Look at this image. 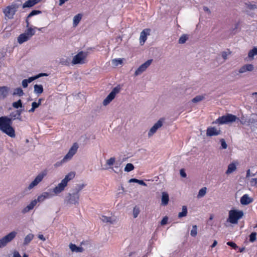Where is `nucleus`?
<instances>
[{
	"label": "nucleus",
	"instance_id": "nucleus-1",
	"mask_svg": "<svg viewBox=\"0 0 257 257\" xmlns=\"http://www.w3.org/2000/svg\"><path fill=\"white\" fill-rule=\"evenodd\" d=\"M236 120L239 121L243 125L249 126L251 124H254L257 126V114L255 113H252L249 116L242 115L240 119L232 114H227L225 115L219 117L212 122V124H227L235 122Z\"/></svg>",
	"mask_w": 257,
	"mask_h": 257
},
{
	"label": "nucleus",
	"instance_id": "nucleus-2",
	"mask_svg": "<svg viewBox=\"0 0 257 257\" xmlns=\"http://www.w3.org/2000/svg\"><path fill=\"white\" fill-rule=\"evenodd\" d=\"M18 119L23 121L20 111L17 110L12 112L9 117L3 116L0 117V131L12 138L16 137L15 131L12 126L13 121Z\"/></svg>",
	"mask_w": 257,
	"mask_h": 257
},
{
	"label": "nucleus",
	"instance_id": "nucleus-3",
	"mask_svg": "<svg viewBox=\"0 0 257 257\" xmlns=\"http://www.w3.org/2000/svg\"><path fill=\"white\" fill-rule=\"evenodd\" d=\"M86 186L85 184H76L70 192L68 193L65 197V202L67 204L78 205L80 198L79 192Z\"/></svg>",
	"mask_w": 257,
	"mask_h": 257
},
{
	"label": "nucleus",
	"instance_id": "nucleus-4",
	"mask_svg": "<svg viewBox=\"0 0 257 257\" xmlns=\"http://www.w3.org/2000/svg\"><path fill=\"white\" fill-rule=\"evenodd\" d=\"M78 145L76 143H74L69 150L68 153L64 156L63 159L60 161L56 162L54 165V167L57 168L61 166L63 164L71 160L72 157L76 154L78 149Z\"/></svg>",
	"mask_w": 257,
	"mask_h": 257
},
{
	"label": "nucleus",
	"instance_id": "nucleus-5",
	"mask_svg": "<svg viewBox=\"0 0 257 257\" xmlns=\"http://www.w3.org/2000/svg\"><path fill=\"white\" fill-rule=\"evenodd\" d=\"M21 6V2L18 1L16 3H13L11 5L8 6L3 11L5 16L9 19H13L16 12Z\"/></svg>",
	"mask_w": 257,
	"mask_h": 257
},
{
	"label": "nucleus",
	"instance_id": "nucleus-6",
	"mask_svg": "<svg viewBox=\"0 0 257 257\" xmlns=\"http://www.w3.org/2000/svg\"><path fill=\"white\" fill-rule=\"evenodd\" d=\"M243 216V212L242 210L232 209L229 211L228 218L227 221L232 224H236L238 220Z\"/></svg>",
	"mask_w": 257,
	"mask_h": 257
},
{
	"label": "nucleus",
	"instance_id": "nucleus-7",
	"mask_svg": "<svg viewBox=\"0 0 257 257\" xmlns=\"http://www.w3.org/2000/svg\"><path fill=\"white\" fill-rule=\"evenodd\" d=\"M17 232L13 231L0 239V248H3L11 242L16 236Z\"/></svg>",
	"mask_w": 257,
	"mask_h": 257
},
{
	"label": "nucleus",
	"instance_id": "nucleus-8",
	"mask_svg": "<svg viewBox=\"0 0 257 257\" xmlns=\"http://www.w3.org/2000/svg\"><path fill=\"white\" fill-rule=\"evenodd\" d=\"M120 87L119 85L114 87L103 101L104 106L108 105L115 97L116 94L119 92Z\"/></svg>",
	"mask_w": 257,
	"mask_h": 257
},
{
	"label": "nucleus",
	"instance_id": "nucleus-9",
	"mask_svg": "<svg viewBox=\"0 0 257 257\" xmlns=\"http://www.w3.org/2000/svg\"><path fill=\"white\" fill-rule=\"evenodd\" d=\"M87 54L86 53L81 51L76 55L73 58L72 63L73 65L78 64H83L85 63L84 60L86 57Z\"/></svg>",
	"mask_w": 257,
	"mask_h": 257
},
{
	"label": "nucleus",
	"instance_id": "nucleus-10",
	"mask_svg": "<svg viewBox=\"0 0 257 257\" xmlns=\"http://www.w3.org/2000/svg\"><path fill=\"white\" fill-rule=\"evenodd\" d=\"M254 65L251 64H246L241 66L238 69V72L236 73V75L245 74L247 72H252L254 70Z\"/></svg>",
	"mask_w": 257,
	"mask_h": 257
},
{
	"label": "nucleus",
	"instance_id": "nucleus-11",
	"mask_svg": "<svg viewBox=\"0 0 257 257\" xmlns=\"http://www.w3.org/2000/svg\"><path fill=\"white\" fill-rule=\"evenodd\" d=\"M152 61L153 59L148 60L146 62L140 66L136 70L135 72V76H137L140 75L144 71H145L148 67L151 64Z\"/></svg>",
	"mask_w": 257,
	"mask_h": 257
},
{
	"label": "nucleus",
	"instance_id": "nucleus-12",
	"mask_svg": "<svg viewBox=\"0 0 257 257\" xmlns=\"http://www.w3.org/2000/svg\"><path fill=\"white\" fill-rule=\"evenodd\" d=\"M45 174L40 173L38 174L35 179L29 184L27 188V189L30 190L34 187L37 186L40 182L42 181L43 178L44 177Z\"/></svg>",
	"mask_w": 257,
	"mask_h": 257
},
{
	"label": "nucleus",
	"instance_id": "nucleus-13",
	"mask_svg": "<svg viewBox=\"0 0 257 257\" xmlns=\"http://www.w3.org/2000/svg\"><path fill=\"white\" fill-rule=\"evenodd\" d=\"M221 134V130L220 129H217L214 126L208 127L206 130V136L207 137L217 136Z\"/></svg>",
	"mask_w": 257,
	"mask_h": 257
},
{
	"label": "nucleus",
	"instance_id": "nucleus-14",
	"mask_svg": "<svg viewBox=\"0 0 257 257\" xmlns=\"http://www.w3.org/2000/svg\"><path fill=\"white\" fill-rule=\"evenodd\" d=\"M163 125V121L159 119L154 125L150 128L148 133V136L149 137L152 136L157 131L158 128Z\"/></svg>",
	"mask_w": 257,
	"mask_h": 257
},
{
	"label": "nucleus",
	"instance_id": "nucleus-15",
	"mask_svg": "<svg viewBox=\"0 0 257 257\" xmlns=\"http://www.w3.org/2000/svg\"><path fill=\"white\" fill-rule=\"evenodd\" d=\"M66 186L67 185L62 181H61V182L60 183H59L58 185L53 189V192L55 193L56 194H58L62 192L63 190H64Z\"/></svg>",
	"mask_w": 257,
	"mask_h": 257
},
{
	"label": "nucleus",
	"instance_id": "nucleus-16",
	"mask_svg": "<svg viewBox=\"0 0 257 257\" xmlns=\"http://www.w3.org/2000/svg\"><path fill=\"white\" fill-rule=\"evenodd\" d=\"M41 0H28L23 5V8H31L38 4Z\"/></svg>",
	"mask_w": 257,
	"mask_h": 257
},
{
	"label": "nucleus",
	"instance_id": "nucleus-17",
	"mask_svg": "<svg viewBox=\"0 0 257 257\" xmlns=\"http://www.w3.org/2000/svg\"><path fill=\"white\" fill-rule=\"evenodd\" d=\"M252 198L249 197L247 194L243 195L240 198V203L242 205H248L252 202Z\"/></svg>",
	"mask_w": 257,
	"mask_h": 257
},
{
	"label": "nucleus",
	"instance_id": "nucleus-18",
	"mask_svg": "<svg viewBox=\"0 0 257 257\" xmlns=\"http://www.w3.org/2000/svg\"><path fill=\"white\" fill-rule=\"evenodd\" d=\"M37 204V201L35 200H32L31 203L25 207L22 211L23 214L28 212L31 210H32L34 206Z\"/></svg>",
	"mask_w": 257,
	"mask_h": 257
},
{
	"label": "nucleus",
	"instance_id": "nucleus-19",
	"mask_svg": "<svg viewBox=\"0 0 257 257\" xmlns=\"http://www.w3.org/2000/svg\"><path fill=\"white\" fill-rule=\"evenodd\" d=\"M9 90V88L7 86L0 87V99L5 98L8 94Z\"/></svg>",
	"mask_w": 257,
	"mask_h": 257
},
{
	"label": "nucleus",
	"instance_id": "nucleus-20",
	"mask_svg": "<svg viewBox=\"0 0 257 257\" xmlns=\"http://www.w3.org/2000/svg\"><path fill=\"white\" fill-rule=\"evenodd\" d=\"M101 221L104 223H109L113 224L116 221V219L111 217H108L105 215H102L100 217Z\"/></svg>",
	"mask_w": 257,
	"mask_h": 257
},
{
	"label": "nucleus",
	"instance_id": "nucleus-21",
	"mask_svg": "<svg viewBox=\"0 0 257 257\" xmlns=\"http://www.w3.org/2000/svg\"><path fill=\"white\" fill-rule=\"evenodd\" d=\"M42 13V12L41 11H39V10H33L29 15L28 16H27V18H26V23L27 24L26 25V27L27 28L29 27V25H30V23L29 22V20L28 19L29 18H31L34 16H35L36 15H38V14H40Z\"/></svg>",
	"mask_w": 257,
	"mask_h": 257
},
{
	"label": "nucleus",
	"instance_id": "nucleus-22",
	"mask_svg": "<svg viewBox=\"0 0 257 257\" xmlns=\"http://www.w3.org/2000/svg\"><path fill=\"white\" fill-rule=\"evenodd\" d=\"M69 247L71 250L73 252H82L84 251V249L83 247L77 246L75 244L73 243H70L69 244Z\"/></svg>",
	"mask_w": 257,
	"mask_h": 257
},
{
	"label": "nucleus",
	"instance_id": "nucleus-23",
	"mask_svg": "<svg viewBox=\"0 0 257 257\" xmlns=\"http://www.w3.org/2000/svg\"><path fill=\"white\" fill-rule=\"evenodd\" d=\"M149 31V29H145L141 33L140 40L141 45H143L145 42V41L147 40V33L146 31Z\"/></svg>",
	"mask_w": 257,
	"mask_h": 257
},
{
	"label": "nucleus",
	"instance_id": "nucleus-24",
	"mask_svg": "<svg viewBox=\"0 0 257 257\" xmlns=\"http://www.w3.org/2000/svg\"><path fill=\"white\" fill-rule=\"evenodd\" d=\"M161 201L163 205L165 206L168 204L169 201V195L167 192H162Z\"/></svg>",
	"mask_w": 257,
	"mask_h": 257
},
{
	"label": "nucleus",
	"instance_id": "nucleus-25",
	"mask_svg": "<svg viewBox=\"0 0 257 257\" xmlns=\"http://www.w3.org/2000/svg\"><path fill=\"white\" fill-rule=\"evenodd\" d=\"M30 38L25 34L23 33L19 35V36L18 37V42L22 44L24 42L27 41L29 40Z\"/></svg>",
	"mask_w": 257,
	"mask_h": 257
},
{
	"label": "nucleus",
	"instance_id": "nucleus-26",
	"mask_svg": "<svg viewBox=\"0 0 257 257\" xmlns=\"http://www.w3.org/2000/svg\"><path fill=\"white\" fill-rule=\"evenodd\" d=\"M74 177L75 173L74 172H71L66 175L65 178L62 181L67 185L68 182L72 180Z\"/></svg>",
	"mask_w": 257,
	"mask_h": 257
},
{
	"label": "nucleus",
	"instance_id": "nucleus-27",
	"mask_svg": "<svg viewBox=\"0 0 257 257\" xmlns=\"http://www.w3.org/2000/svg\"><path fill=\"white\" fill-rule=\"evenodd\" d=\"M74 177L75 173L74 172H71L66 175L65 178L62 181L67 185L68 182L72 180Z\"/></svg>",
	"mask_w": 257,
	"mask_h": 257
},
{
	"label": "nucleus",
	"instance_id": "nucleus-28",
	"mask_svg": "<svg viewBox=\"0 0 257 257\" xmlns=\"http://www.w3.org/2000/svg\"><path fill=\"white\" fill-rule=\"evenodd\" d=\"M48 76V74L47 73H39V74L37 75H35L34 76H33V77H29L28 79H27V81L29 82V83H31L33 81L37 79H38L41 77H43V76Z\"/></svg>",
	"mask_w": 257,
	"mask_h": 257
},
{
	"label": "nucleus",
	"instance_id": "nucleus-29",
	"mask_svg": "<svg viewBox=\"0 0 257 257\" xmlns=\"http://www.w3.org/2000/svg\"><path fill=\"white\" fill-rule=\"evenodd\" d=\"M34 92L40 94L43 92V87L42 85L35 84L34 86Z\"/></svg>",
	"mask_w": 257,
	"mask_h": 257
},
{
	"label": "nucleus",
	"instance_id": "nucleus-30",
	"mask_svg": "<svg viewBox=\"0 0 257 257\" xmlns=\"http://www.w3.org/2000/svg\"><path fill=\"white\" fill-rule=\"evenodd\" d=\"M71 59L69 57H63L60 59L59 63L63 65L68 66L70 64Z\"/></svg>",
	"mask_w": 257,
	"mask_h": 257
},
{
	"label": "nucleus",
	"instance_id": "nucleus-31",
	"mask_svg": "<svg viewBox=\"0 0 257 257\" xmlns=\"http://www.w3.org/2000/svg\"><path fill=\"white\" fill-rule=\"evenodd\" d=\"M33 237H34V235L33 234L29 233V234H28L25 237L23 244L24 245H28L31 242V241L33 239Z\"/></svg>",
	"mask_w": 257,
	"mask_h": 257
},
{
	"label": "nucleus",
	"instance_id": "nucleus-32",
	"mask_svg": "<svg viewBox=\"0 0 257 257\" xmlns=\"http://www.w3.org/2000/svg\"><path fill=\"white\" fill-rule=\"evenodd\" d=\"M236 169V165L234 163H231L228 166V168L226 171V174H229L234 171Z\"/></svg>",
	"mask_w": 257,
	"mask_h": 257
},
{
	"label": "nucleus",
	"instance_id": "nucleus-33",
	"mask_svg": "<svg viewBox=\"0 0 257 257\" xmlns=\"http://www.w3.org/2000/svg\"><path fill=\"white\" fill-rule=\"evenodd\" d=\"M82 19V15L78 14L73 18V26L76 27L79 24Z\"/></svg>",
	"mask_w": 257,
	"mask_h": 257
},
{
	"label": "nucleus",
	"instance_id": "nucleus-34",
	"mask_svg": "<svg viewBox=\"0 0 257 257\" xmlns=\"http://www.w3.org/2000/svg\"><path fill=\"white\" fill-rule=\"evenodd\" d=\"M255 55H257V48L256 47H254L252 50L248 52V57L252 60L253 59Z\"/></svg>",
	"mask_w": 257,
	"mask_h": 257
},
{
	"label": "nucleus",
	"instance_id": "nucleus-35",
	"mask_svg": "<svg viewBox=\"0 0 257 257\" xmlns=\"http://www.w3.org/2000/svg\"><path fill=\"white\" fill-rule=\"evenodd\" d=\"M182 209V212H179L178 214L179 218L185 217L187 214V208L186 206H183Z\"/></svg>",
	"mask_w": 257,
	"mask_h": 257
},
{
	"label": "nucleus",
	"instance_id": "nucleus-36",
	"mask_svg": "<svg viewBox=\"0 0 257 257\" xmlns=\"http://www.w3.org/2000/svg\"><path fill=\"white\" fill-rule=\"evenodd\" d=\"M130 183L134 182V183H137L141 185L147 186V184L142 180H138L136 178H132L129 180L128 181Z\"/></svg>",
	"mask_w": 257,
	"mask_h": 257
},
{
	"label": "nucleus",
	"instance_id": "nucleus-37",
	"mask_svg": "<svg viewBox=\"0 0 257 257\" xmlns=\"http://www.w3.org/2000/svg\"><path fill=\"white\" fill-rule=\"evenodd\" d=\"M48 196V193L45 192L42 194L41 195H40L38 197L37 199H35L37 202H41L43 201Z\"/></svg>",
	"mask_w": 257,
	"mask_h": 257
},
{
	"label": "nucleus",
	"instance_id": "nucleus-38",
	"mask_svg": "<svg viewBox=\"0 0 257 257\" xmlns=\"http://www.w3.org/2000/svg\"><path fill=\"white\" fill-rule=\"evenodd\" d=\"M30 39L35 35V32L32 28H28L24 33Z\"/></svg>",
	"mask_w": 257,
	"mask_h": 257
},
{
	"label": "nucleus",
	"instance_id": "nucleus-39",
	"mask_svg": "<svg viewBox=\"0 0 257 257\" xmlns=\"http://www.w3.org/2000/svg\"><path fill=\"white\" fill-rule=\"evenodd\" d=\"M24 92L22 89L20 87L14 89L13 93V95H18L19 96H23L24 95Z\"/></svg>",
	"mask_w": 257,
	"mask_h": 257
},
{
	"label": "nucleus",
	"instance_id": "nucleus-40",
	"mask_svg": "<svg viewBox=\"0 0 257 257\" xmlns=\"http://www.w3.org/2000/svg\"><path fill=\"white\" fill-rule=\"evenodd\" d=\"M12 106L17 109H18L19 108H22L24 107L22 100L21 99L18 100L17 101L14 102L12 103Z\"/></svg>",
	"mask_w": 257,
	"mask_h": 257
},
{
	"label": "nucleus",
	"instance_id": "nucleus-41",
	"mask_svg": "<svg viewBox=\"0 0 257 257\" xmlns=\"http://www.w3.org/2000/svg\"><path fill=\"white\" fill-rule=\"evenodd\" d=\"M135 167L133 164L127 163L124 167V171L126 172H129L133 171Z\"/></svg>",
	"mask_w": 257,
	"mask_h": 257
},
{
	"label": "nucleus",
	"instance_id": "nucleus-42",
	"mask_svg": "<svg viewBox=\"0 0 257 257\" xmlns=\"http://www.w3.org/2000/svg\"><path fill=\"white\" fill-rule=\"evenodd\" d=\"M206 190L207 188L206 187H203L200 189L197 195V197L200 198L203 197L206 193Z\"/></svg>",
	"mask_w": 257,
	"mask_h": 257
},
{
	"label": "nucleus",
	"instance_id": "nucleus-43",
	"mask_svg": "<svg viewBox=\"0 0 257 257\" xmlns=\"http://www.w3.org/2000/svg\"><path fill=\"white\" fill-rule=\"evenodd\" d=\"M204 97L202 95H197L192 99V102L193 103H197L203 100Z\"/></svg>",
	"mask_w": 257,
	"mask_h": 257
},
{
	"label": "nucleus",
	"instance_id": "nucleus-44",
	"mask_svg": "<svg viewBox=\"0 0 257 257\" xmlns=\"http://www.w3.org/2000/svg\"><path fill=\"white\" fill-rule=\"evenodd\" d=\"M197 234V226L196 225L192 226V228L191 230L190 235L193 237H195Z\"/></svg>",
	"mask_w": 257,
	"mask_h": 257
},
{
	"label": "nucleus",
	"instance_id": "nucleus-45",
	"mask_svg": "<svg viewBox=\"0 0 257 257\" xmlns=\"http://www.w3.org/2000/svg\"><path fill=\"white\" fill-rule=\"evenodd\" d=\"M140 212V210L139 207L135 206L133 209V216L137 218Z\"/></svg>",
	"mask_w": 257,
	"mask_h": 257
},
{
	"label": "nucleus",
	"instance_id": "nucleus-46",
	"mask_svg": "<svg viewBox=\"0 0 257 257\" xmlns=\"http://www.w3.org/2000/svg\"><path fill=\"white\" fill-rule=\"evenodd\" d=\"M231 53V52L229 49H228L227 51H223L221 53V56L224 60H226L227 59V56L229 55H230Z\"/></svg>",
	"mask_w": 257,
	"mask_h": 257
},
{
	"label": "nucleus",
	"instance_id": "nucleus-47",
	"mask_svg": "<svg viewBox=\"0 0 257 257\" xmlns=\"http://www.w3.org/2000/svg\"><path fill=\"white\" fill-rule=\"evenodd\" d=\"M112 63L114 66H117L122 63V60L121 59H114L112 60Z\"/></svg>",
	"mask_w": 257,
	"mask_h": 257
},
{
	"label": "nucleus",
	"instance_id": "nucleus-48",
	"mask_svg": "<svg viewBox=\"0 0 257 257\" xmlns=\"http://www.w3.org/2000/svg\"><path fill=\"white\" fill-rule=\"evenodd\" d=\"M115 161V158L114 157H111L106 161V164L109 166H111L114 164Z\"/></svg>",
	"mask_w": 257,
	"mask_h": 257
},
{
	"label": "nucleus",
	"instance_id": "nucleus-49",
	"mask_svg": "<svg viewBox=\"0 0 257 257\" xmlns=\"http://www.w3.org/2000/svg\"><path fill=\"white\" fill-rule=\"evenodd\" d=\"M188 39V37L186 35H183L181 36L179 39V44H184L186 42L187 40Z\"/></svg>",
	"mask_w": 257,
	"mask_h": 257
},
{
	"label": "nucleus",
	"instance_id": "nucleus-50",
	"mask_svg": "<svg viewBox=\"0 0 257 257\" xmlns=\"http://www.w3.org/2000/svg\"><path fill=\"white\" fill-rule=\"evenodd\" d=\"M256 233L253 232L249 235V241L251 242H254L256 240Z\"/></svg>",
	"mask_w": 257,
	"mask_h": 257
},
{
	"label": "nucleus",
	"instance_id": "nucleus-51",
	"mask_svg": "<svg viewBox=\"0 0 257 257\" xmlns=\"http://www.w3.org/2000/svg\"><path fill=\"white\" fill-rule=\"evenodd\" d=\"M220 142L221 145V148L222 149H226L227 148V145L226 143V142L224 139H221L220 140Z\"/></svg>",
	"mask_w": 257,
	"mask_h": 257
},
{
	"label": "nucleus",
	"instance_id": "nucleus-52",
	"mask_svg": "<svg viewBox=\"0 0 257 257\" xmlns=\"http://www.w3.org/2000/svg\"><path fill=\"white\" fill-rule=\"evenodd\" d=\"M110 168L115 173L118 174L121 172V170L119 168L118 166H115L114 167H110Z\"/></svg>",
	"mask_w": 257,
	"mask_h": 257
},
{
	"label": "nucleus",
	"instance_id": "nucleus-53",
	"mask_svg": "<svg viewBox=\"0 0 257 257\" xmlns=\"http://www.w3.org/2000/svg\"><path fill=\"white\" fill-rule=\"evenodd\" d=\"M228 246H231L233 249H236L238 248L237 245L232 241H228L226 243Z\"/></svg>",
	"mask_w": 257,
	"mask_h": 257
},
{
	"label": "nucleus",
	"instance_id": "nucleus-54",
	"mask_svg": "<svg viewBox=\"0 0 257 257\" xmlns=\"http://www.w3.org/2000/svg\"><path fill=\"white\" fill-rule=\"evenodd\" d=\"M168 217H167V216H165V217L162 219V220H161V224L162 225H165L166 224H167V221H168Z\"/></svg>",
	"mask_w": 257,
	"mask_h": 257
},
{
	"label": "nucleus",
	"instance_id": "nucleus-55",
	"mask_svg": "<svg viewBox=\"0 0 257 257\" xmlns=\"http://www.w3.org/2000/svg\"><path fill=\"white\" fill-rule=\"evenodd\" d=\"M250 183L252 186L257 187V178H252L250 181Z\"/></svg>",
	"mask_w": 257,
	"mask_h": 257
},
{
	"label": "nucleus",
	"instance_id": "nucleus-56",
	"mask_svg": "<svg viewBox=\"0 0 257 257\" xmlns=\"http://www.w3.org/2000/svg\"><path fill=\"white\" fill-rule=\"evenodd\" d=\"M28 83H29L27 81V79H24L22 82V84L24 88L27 87Z\"/></svg>",
	"mask_w": 257,
	"mask_h": 257
},
{
	"label": "nucleus",
	"instance_id": "nucleus-57",
	"mask_svg": "<svg viewBox=\"0 0 257 257\" xmlns=\"http://www.w3.org/2000/svg\"><path fill=\"white\" fill-rule=\"evenodd\" d=\"M180 174L182 177H183V178L186 177V176H187L186 173H185V172L184 171V170L183 169L180 170Z\"/></svg>",
	"mask_w": 257,
	"mask_h": 257
},
{
	"label": "nucleus",
	"instance_id": "nucleus-58",
	"mask_svg": "<svg viewBox=\"0 0 257 257\" xmlns=\"http://www.w3.org/2000/svg\"><path fill=\"white\" fill-rule=\"evenodd\" d=\"M40 106V103H37L36 102H33L32 103V106L35 109H36Z\"/></svg>",
	"mask_w": 257,
	"mask_h": 257
},
{
	"label": "nucleus",
	"instance_id": "nucleus-59",
	"mask_svg": "<svg viewBox=\"0 0 257 257\" xmlns=\"http://www.w3.org/2000/svg\"><path fill=\"white\" fill-rule=\"evenodd\" d=\"M248 8L250 10H254L257 8V7L255 5H248Z\"/></svg>",
	"mask_w": 257,
	"mask_h": 257
},
{
	"label": "nucleus",
	"instance_id": "nucleus-60",
	"mask_svg": "<svg viewBox=\"0 0 257 257\" xmlns=\"http://www.w3.org/2000/svg\"><path fill=\"white\" fill-rule=\"evenodd\" d=\"M250 176H255V174H252L251 175L250 174V170L248 169L246 171V177L247 178V177H250Z\"/></svg>",
	"mask_w": 257,
	"mask_h": 257
},
{
	"label": "nucleus",
	"instance_id": "nucleus-61",
	"mask_svg": "<svg viewBox=\"0 0 257 257\" xmlns=\"http://www.w3.org/2000/svg\"><path fill=\"white\" fill-rule=\"evenodd\" d=\"M203 10L205 12H207L209 14L211 13V11H210V10L209 9V8L208 7L204 6L203 8Z\"/></svg>",
	"mask_w": 257,
	"mask_h": 257
},
{
	"label": "nucleus",
	"instance_id": "nucleus-62",
	"mask_svg": "<svg viewBox=\"0 0 257 257\" xmlns=\"http://www.w3.org/2000/svg\"><path fill=\"white\" fill-rule=\"evenodd\" d=\"M13 257H21L19 252L16 251L14 252Z\"/></svg>",
	"mask_w": 257,
	"mask_h": 257
},
{
	"label": "nucleus",
	"instance_id": "nucleus-63",
	"mask_svg": "<svg viewBox=\"0 0 257 257\" xmlns=\"http://www.w3.org/2000/svg\"><path fill=\"white\" fill-rule=\"evenodd\" d=\"M38 238L42 240L43 241H45L46 240L45 237L44 236V235L43 234H39L38 235Z\"/></svg>",
	"mask_w": 257,
	"mask_h": 257
},
{
	"label": "nucleus",
	"instance_id": "nucleus-64",
	"mask_svg": "<svg viewBox=\"0 0 257 257\" xmlns=\"http://www.w3.org/2000/svg\"><path fill=\"white\" fill-rule=\"evenodd\" d=\"M217 244V241L216 240H214L212 244L211 245L212 248L214 247Z\"/></svg>",
	"mask_w": 257,
	"mask_h": 257
}]
</instances>
